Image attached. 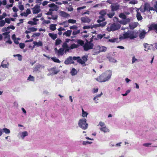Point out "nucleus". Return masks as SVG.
Returning a JSON list of instances; mask_svg holds the SVG:
<instances>
[{"mask_svg":"<svg viewBox=\"0 0 157 157\" xmlns=\"http://www.w3.org/2000/svg\"><path fill=\"white\" fill-rule=\"evenodd\" d=\"M138 36V32L134 31H128L124 32L122 36H120L119 38L120 40L129 38L131 40L137 38Z\"/></svg>","mask_w":157,"mask_h":157,"instance_id":"1","label":"nucleus"},{"mask_svg":"<svg viewBox=\"0 0 157 157\" xmlns=\"http://www.w3.org/2000/svg\"><path fill=\"white\" fill-rule=\"evenodd\" d=\"M111 75V71H109L102 73L98 77L95 78V79L99 82H105L110 78Z\"/></svg>","mask_w":157,"mask_h":157,"instance_id":"2","label":"nucleus"},{"mask_svg":"<svg viewBox=\"0 0 157 157\" xmlns=\"http://www.w3.org/2000/svg\"><path fill=\"white\" fill-rule=\"evenodd\" d=\"M121 27L120 24L114 23L108 26L106 29L107 30L108 32L113 31L119 29Z\"/></svg>","mask_w":157,"mask_h":157,"instance_id":"3","label":"nucleus"},{"mask_svg":"<svg viewBox=\"0 0 157 157\" xmlns=\"http://www.w3.org/2000/svg\"><path fill=\"white\" fill-rule=\"evenodd\" d=\"M78 124L79 127L83 130L86 129L88 127V124L86 123V120L85 118L80 119Z\"/></svg>","mask_w":157,"mask_h":157,"instance_id":"4","label":"nucleus"},{"mask_svg":"<svg viewBox=\"0 0 157 157\" xmlns=\"http://www.w3.org/2000/svg\"><path fill=\"white\" fill-rule=\"evenodd\" d=\"M88 56H84L82 57V59H80L79 56H74L73 59L74 60H77V62L79 63L82 65L85 64V62L87 60Z\"/></svg>","mask_w":157,"mask_h":157,"instance_id":"5","label":"nucleus"},{"mask_svg":"<svg viewBox=\"0 0 157 157\" xmlns=\"http://www.w3.org/2000/svg\"><path fill=\"white\" fill-rule=\"evenodd\" d=\"M85 40L86 42L83 46L84 50L85 51H87L89 50L93 49L94 46L93 43H90V42H88V40L86 39Z\"/></svg>","mask_w":157,"mask_h":157,"instance_id":"6","label":"nucleus"},{"mask_svg":"<svg viewBox=\"0 0 157 157\" xmlns=\"http://www.w3.org/2000/svg\"><path fill=\"white\" fill-rule=\"evenodd\" d=\"M110 8L111 9V11L114 12L115 11H117L120 9V6L117 3H113L110 6Z\"/></svg>","mask_w":157,"mask_h":157,"instance_id":"7","label":"nucleus"},{"mask_svg":"<svg viewBox=\"0 0 157 157\" xmlns=\"http://www.w3.org/2000/svg\"><path fill=\"white\" fill-rule=\"evenodd\" d=\"M97 48H98L99 50L98 52H95V50H93L94 55L98 54L100 52H105L107 49V48L104 46H100L99 45H98L97 46Z\"/></svg>","mask_w":157,"mask_h":157,"instance_id":"8","label":"nucleus"},{"mask_svg":"<svg viewBox=\"0 0 157 157\" xmlns=\"http://www.w3.org/2000/svg\"><path fill=\"white\" fill-rule=\"evenodd\" d=\"M154 31L157 33V23H153L151 24L148 27V31Z\"/></svg>","mask_w":157,"mask_h":157,"instance_id":"9","label":"nucleus"},{"mask_svg":"<svg viewBox=\"0 0 157 157\" xmlns=\"http://www.w3.org/2000/svg\"><path fill=\"white\" fill-rule=\"evenodd\" d=\"M33 13V14H37L39 13L40 11V6L39 5H36L32 8Z\"/></svg>","mask_w":157,"mask_h":157,"instance_id":"10","label":"nucleus"},{"mask_svg":"<svg viewBox=\"0 0 157 157\" xmlns=\"http://www.w3.org/2000/svg\"><path fill=\"white\" fill-rule=\"evenodd\" d=\"M73 57H72L71 56H69L65 61L64 63L66 65H68L69 64H74V62L73 61Z\"/></svg>","mask_w":157,"mask_h":157,"instance_id":"11","label":"nucleus"},{"mask_svg":"<svg viewBox=\"0 0 157 157\" xmlns=\"http://www.w3.org/2000/svg\"><path fill=\"white\" fill-rule=\"evenodd\" d=\"M81 20L82 23H89L91 21V19L87 16L82 17L81 18Z\"/></svg>","mask_w":157,"mask_h":157,"instance_id":"12","label":"nucleus"},{"mask_svg":"<svg viewBox=\"0 0 157 157\" xmlns=\"http://www.w3.org/2000/svg\"><path fill=\"white\" fill-rule=\"evenodd\" d=\"M107 23L106 22H103L101 23H99L96 25H94L91 28L92 29L93 28H96L100 27H103L105 26L106 24Z\"/></svg>","mask_w":157,"mask_h":157,"instance_id":"13","label":"nucleus"},{"mask_svg":"<svg viewBox=\"0 0 157 157\" xmlns=\"http://www.w3.org/2000/svg\"><path fill=\"white\" fill-rule=\"evenodd\" d=\"M63 49L65 50V52H69L70 50V47H69L68 45L66 43H63L62 45Z\"/></svg>","mask_w":157,"mask_h":157,"instance_id":"14","label":"nucleus"},{"mask_svg":"<svg viewBox=\"0 0 157 157\" xmlns=\"http://www.w3.org/2000/svg\"><path fill=\"white\" fill-rule=\"evenodd\" d=\"M44 67L42 66L40 64H38L36 65L34 68V71H37L40 70V68H44Z\"/></svg>","mask_w":157,"mask_h":157,"instance_id":"15","label":"nucleus"},{"mask_svg":"<svg viewBox=\"0 0 157 157\" xmlns=\"http://www.w3.org/2000/svg\"><path fill=\"white\" fill-rule=\"evenodd\" d=\"M139 9L136 10L137 13L136 16L137 18L138 21H141L143 17L141 16L140 13L139 12Z\"/></svg>","mask_w":157,"mask_h":157,"instance_id":"16","label":"nucleus"},{"mask_svg":"<svg viewBox=\"0 0 157 157\" xmlns=\"http://www.w3.org/2000/svg\"><path fill=\"white\" fill-rule=\"evenodd\" d=\"M33 44H34L33 47V48H34L35 46H36L37 47H39L42 46L43 45V43L41 41H39L38 42L33 41Z\"/></svg>","mask_w":157,"mask_h":157,"instance_id":"17","label":"nucleus"},{"mask_svg":"<svg viewBox=\"0 0 157 157\" xmlns=\"http://www.w3.org/2000/svg\"><path fill=\"white\" fill-rule=\"evenodd\" d=\"M10 32H6L3 33L2 34L3 36H4V38L5 39H10V35L9 34L10 33Z\"/></svg>","mask_w":157,"mask_h":157,"instance_id":"18","label":"nucleus"},{"mask_svg":"<svg viewBox=\"0 0 157 157\" xmlns=\"http://www.w3.org/2000/svg\"><path fill=\"white\" fill-rule=\"evenodd\" d=\"M48 35L53 40H55L57 38V34H56L49 33Z\"/></svg>","mask_w":157,"mask_h":157,"instance_id":"19","label":"nucleus"},{"mask_svg":"<svg viewBox=\"0 0 157 157\" xmlns=\"http://www.w3.org/2000/svg\"><path fill=\"white\" fill-rule=\"evenodd\" d=\"M64 50L62 48H60L58 51L57 54L58 56H63L64 54Z\"/></svg>","mask_w":157,"mask_h":157,"instance_id":"20","label":"nucleus"},{"mask_svg":"<svg viewBox=\"0 0 157 157\" xmlns=\"http://www.w3.org/2000/svg\"><path fill=\"white\" fill-rule=\"evenodd\" d=\"M146 32L144 31H143L141 32L139 35V37L140 39H143L146 34Z\"/></svg>","mask_w":157,"mask_h":157,"instance_id":"21","label":"nucleus"},{"mask_svg":"<svg viewBox=\"0 0 157 157\" xmlns=\"http://www.w3.org/2000/svg\"><path fill=\"white\" fill-rule=\"evenodd\" d=\"M150 5L148 3H145L144 6V11H148L150 7Z\"/></svg>","mask_w":157,"mask_h":157,"instance_id":"22","label":"nucleus"},{"mask_svg":"<svg viewBox=\"0 0 157 157\" xmlns=\"http://www.w3.org/2000/svg\"><path fill=\"white\" fill-rule=\"evenodd\" d=\"M72 31L70 30H68L66 32L63 33V35H65L67 36H70L71 35Z\"/></svg>","mask_w":157,"mask_h":157,"instance_id":"23","label":"nucleus"},{"mask_svg":"<svg viewBox=\"0 0 157 157\" xmlns=\"http://www.w3.org/2000/svg\"><path fill=\"white\" fill-rule=\"evenodd\" d=\"M60 15L62 17H67L69 16V14H68L67 13L63 11H61L60 12Z\"/></svg>","mask_w":157,"mask_h":157,"instance_id":"24","label":"nucleus"},{"mask_svg":"<svg viewBox=\"0 0 157 157\" xmlns=\"http://www.w3.org/2000/svg\"><path fill=\"white\" fill-rule=\"evenodd\" d=\"M144 47L145 48L144 50L145 51H148L149 50L151 49L150 46L147 43H144Z\"/></svg>","mask_w":157,"mask_h":157,"instance_id":"25","label":"nucleus"},{"mask_svg":"<svg viewBox=\"0 0 157 157\" xmlns=\"http://www.w3.org/2000/svg\"><path fill=\"white\" fill-rule=\"evenodd\" d=\"M105 35V34H98L97 35V37L96 38H94V40H98L99 39H101L103 37H104Z\"/></svg>","mask_w":157,"mask_h":157,"instance_id":"26","label":"nucleus"},{"mask_svg":"<svg viewBox=\"0 0 157 157\" xmlns=\"http://www.w3.org/2000/svg\"><path fill=\"white\" fill-rule=\"evenodd\" d=\"M57 25L56 24H52L50 26V29L52 31L55 30L56 29V26Z\"/></svg>","mask_w":157,"mask_h":157,"instance_id":"27","label":"nucleus"},{"mask_svg":"<svg viewBox=\"0 0 157 157\" xmlns=\"http://www.w3.org/2000/svg\"><path fill=\"white\" fill-rule=\"evenodd\" d=\"M137 26V25L135 23L130 24L129 25V28L131 29H133L136 27Z\"/></svg>","mask_w":157,"mask_h":157,"instance_id":"28","label":"nucleus"},{"mask_svg":"<svg viewBox=\"0 0 157 157\" xmlns=\"http://www.w3.org/2000/svg\"><path fill=\"white\" fill-rule=\"evenodd\" d=\"M99 19L97 21V22L98 23H100L104 21L105 20L104 17L100 16L99 17Z\"/></svg>","mask_w":157,"mask_h":157,"instance_id":"29","label":"nucleus"},{"mask_svg":"<svg viewBox=\"0 0 157 157\" xmlns=\"http://www.w3.org/2000/svg\"><path fill=\"white\" fill-rule=\"evenodd\" d=\"M79 46V45L78 44H72L70 47V49L77 48Z\"/></svg>","mask_w":157,"mask_h":157,"instance_id":"30","label":"nucleus"},{"mask_svg":"<svg viewBox=\"0 0 157 157\" xmlns=\"http://www.w3.org/2000/svg\"><path fill=\"white\" fill-rule=\"evenodd\" d=\"M77 43L79 45L83 46L85 44L84 41L80 39L77 40Z\"/></svg>","mask_w":157,"mask_h":157,"instance_id":"31","label":"nucleus"},{"mask_svg":"<svg viewBox=\"0 0 157 157\" xmlns=\"http://www.w3.org/2000/svg\"><path fill=\"white\" fill-rule=\"evenodd\" d=\"M118 39L117 38H113L112 39H109L108 41L111 43H114L115 42H118Z\"/></svg>","mask_w":157,"mask_h":157,"instance_id":"32","label":"nucleus"},{"mask_svg":"<svg viewBox=\"0 0 157 157\" xmlns=\"http://www.w3.org/2000/svg\"><path fill=\"white\" fill-rule=\"evenodd\" d=\"M51 59L55 62L60 63V61L56 57H52L51 58Z\"/></svg>","mask_w":157,"mask_h":157,"instance_id":"33","label":"nucleus"},{"mask_svg":"<svg viewBox=\"0 0 157 157\" xmlns=\"http://www.w3.org/2000/svg\"><path fill=\"white\" fill-rule=\"evenodd\" d=\"M56 67H53L51 69V70L54 74H56L59 71L56 70Z\"/></svg>","mask_w":157,"mask_h":157,"instance_id":"34","label":"nucleus"},{"mask_svg":"<svg viewBox=\"0 0 157 157\" xmlns=\"http://www.w3.org/2000/svg\"><path fill=\"white\" fill-rule=\"evenodd\" d=\"M13 56H17L18 59L20 61H21L22 59V57L21 55L20 54H16V55H13Z\"/></svg>","mask_w":157,"mask_h":157,"instance_id":"35","label":"nucleus"},{"mask_svg":"<svg viewBox=\"0 0 157 157\" xmlns=\"http://www.w3.org/2000/svg\"><path fill=\"white\" fill-rule=\"evenodd\" d=\"M100 130L101 131L104 132H109V129L105 127L100 128Z\"/></svg>","mask_w":157,"mask_h":157,"instance_id":"36","label":"nucleus"},{"mask_svg":"<svg viewBox=\"0 0 157 157\" xmlns=\"http://www.w3.org/2000/svg\"><path fill=\"white\" fill-rule=\"evenodd\" d=\"M28 30H29L30 32H34L37 30V28H35L33 27H32L28 29Z\"/></svg>","mask_w":157,"mask_h":157,"instance_id":"37","label":"nucleus"},{"mask_svg":"<svg viewBox=\"0 0 157 157\" xmlns=\"http://www.w3.org/2000/svg\"><path fill=\"white\" fill-rule=\"evenodd\" d=\"M62 41L59 38L57 39L56 41V43H55V45H58L59 44H60L61 42Z\"/></svg>","mask_w":157,"mask_h":157,"instance_id":"38","label":"nucleus"},{"mask_svg":"<svg viewBox=\"0 0 157 157\" xmlns=\"http://www.w3.org/2000/svg\"><path fill=\"white\" fill-rule=\"evenodd\" d=\"M80 32V30H74L72 33V35L75 36V35H76L78 34H79Z\"/></svg>","mask_w":157,"mask_h":157,"instance_id":"39","label":"nucleus"},{"mask_svg":"<svg viewBox=\"0 0 157 157\" xmlns=\"http://www.w3.org/2000/svg\"><path fill=\"white\" fill-rule=\"evenodd\" d=\"M54 10V9H50L49 11L46 14L48 15H52V11Z\"/></svg>","mask_w":157,"mask_h":157,"instance_id":"40","label":"nucleus"},{"mask_svg":"<svg viewBox=\"0 0 157 157\" xmlns=\"http://www.w3.org/2000/svg\"><path fill=\"white\" fill-rule=\"evenodd\" d=\"M71 73L72 75H74L77 74V71L75 68H73Z\"/></svg>","mask_w":157,"mask_h":157,"instance_id":"41","label":"nucleus"},{"mask_svg":"<svg viewBox=\"0 0 157 157\" xmlns=\"http://www.w3.org/2000/svg\"><path fill=\"white\" fill-rule=\"evenodd\" d=\"M2 130V131H3L6 134H9L10 132V130L8 128H5Z\"/></svg>","mask_w":157,"mask_h":157,"instance_id":"42","label":"nucleus"},{"mask_svg":"<svg viewBox=\"0 0 157 157\" xmlns=\"http://www.w3.org/2000/svg\"><path fill=\"white\" fill-rule=\"evenodd\" d=\"M119 17L124 20L126 18V16L124 14L122 13H121L120 14Z\"/></svg>","mask_w":157,"mask_h":157,"instance_id":"43","label":"nucleus"},{"mask_svg":"<svg viewBox=\"0 0 157 157\" xmlns=\"http://www.w3.org/2000/svg\"><path fill=\"white\" fill-rule=\"evenodd\" d=\"M82 116L83 117H86L87 115L88 114V113H87L86 112H85L83 109L82 108Z\"/></svg>","mask_w":157,"mask_h":157,"instance_id":"44","label":"nucleus"},{"mask_svg":"<svg viewBox=\"0 0 157 157\" xmlns=\"http://www.w3.org/2000/svg\"><path fill=\"white\" fill-rule=\"evenodd\" d=\"M100 16L104 17L106 14V12L104 10H102L100 12Z\"/></svg>","mask_w":157,"mask_h":157,"instance_id":"45","label":"nucleus"},{"mask_svg":"<svg viewBox=\"0 0 157 157\" xmlns=\"http://www.w3.org/2000/svg\"><path fill=\"white\" fill-rule=\"evenodd\" d=\"M115 14V12H112L111 13H108L107 15L109 18H112L114 15Z\"/></svg>","mask_w":157,"mask_h":157,"instance_id":"46","label":"nucleus"},{"mask_svg":"<svg viewBox=\"0 0 157 157\" xmlns=\"http://www.w3.org/2000/svg\"><path fill=\"white\" fill-rule=\"evenodd\" d=\"M68 22L69 23L74 24L76 22V20L72 19H69L68 20Z\"/></svg>","mask_w":157,"mask_h":157,"instance_id":"47","label":"nucleus"},{"mask_svg":"<svg viewBox=\"0 0 157 157\" xmlns=\"http://www.w3.org/2000/svg\"><path fill=\"white\" fill-rule=\"evenodd\" d=\"M27 80L31 81H34V78L33 76L31 75H30L27 79Z\"/></svg>","mask_w":157,"mask_h":157,"instance_id":"48","label":"nucleus"},{"mask_svg":"<svg viewBox=\"0 0 157 157\" xmlns=\"http://www.w3.org/2000/svg\"><path fill=\"white\" fill-rule=\"evenodd\" d=\"M28 24L31 25H36L37 24V22L32 21H29L28 22Z\"/></svg>","mask_w":157,"mask_h":157,"instance_id":"49","label":"nucleus"},{"mask_svg":"<svg viewBox=\"0 0 157 157\" xmlns=\"http://www.w3.org/2000/svg\"><path fill=\"white\" fill-rule=\"evenodd\" d=\"M28 135V134L26 131H24L22 132V137L23 138L26 136H27Z\"/></svg>","mask_w":157,"mask_h":157,"instance_id":"50","label":"nucleus"},{"mask_svg":"<svg viewBox=\"0 0 157 157\" xmlns=\"http://www.w3.org/2000/svg\"><path fill=\"white\" fill-rule=\"evenodd\" d=\"M5 24V22L3 20L0 21V27H2Z\"/></svg>","mask_w":157,"mask_h":157,"instance_id":"51","label":"nucleus"},{"mask_svg":"<svg viewBox=\"0 0 157 157\" xmlns=\"http://www.w3.org/2000/svg\"><path fill=\"white\" fill-rule=\"evenodd\" d=\"M40 35V33H33V34L32 36V37H35L36 36H39Z\"/></svg>","mask_w":157,"mask_h":157,"instance_id":"52","label":"nucleus"},{"mask_svg":"<svg viewBox=\"0 0 157 157\" xmlns=\"http://www.w3.org/2000/svg\"><path fill=\"white\" fill-rule=\"evenodd\" d=\"M48 6L50 8H55L57 7V5L54 3H52L48 5Z\"/></svg>","mask_w":157,"mask_h":157,"instance_id":"53","label":"nucleus"},{"mask_svg":"<svg viewBox=\"0 0 157 157\" xmlns=\"http://www.w3.org/2000/svg\"><path fill=\"white\" fill-rule=\"evenodd\" d=\"M109 60L110 62H112L115 63L116 62V60L112 57H109Z\"/></svg>","mask_w":157,"mask_h":157,"instance_id":"54","label":"nucleus"},{"mask_svg":"<svg viewBox=\"0 0 157 157\" xmlns=\"http://www.w3.org/2000/svg\"><path fill=\"white\" fill-rule=\"evenodd\" d=\"M9 26H8L7 27H5L3 28L2 31L3 32H7L9 30Z\"/></svg>","mask_w":157,"mask_h":157,"instance_id":"55","label":"nucleus"},{"mask_svg":"<svg viewBox=\"0 0 157 157\" xmlns=\"http://www.w3.org/2000/svg\"><path fill=\"white\" fill-rule=\"evenodd\" d=\"M102 94V92H101V94H98V95H97L95 97H94V101H96V99L97 98L100 97Z\"/></svg>","mask_w":157,"mask_h":157,"instance_id":"56","label":"nucleus"},{"mask_svg":"<svg viewBox=\"0 0 157 157\" xmlns=\"http://www.w3.org/2000/svg\"><path fill=\"white\" fill-rule=\"evenodd\" d=\"M18 7L19 9L21 11H22L24 9V6L22 5H19Z\"/></svg>","mask_w":157,"mask_h":157,"instance_id":"57","label":"nucleus"},{"mask_svg":"<svg viewBox=\"0 0 157 157\" xmlns=\"http://www.w3.org/2000/svg\"><path fill=\"white\" fill-rule=\"evenodd\" d=\"M78 27L76 25H73L70 27L71 29H77Z\"/></svg>","mask_w":157,"mask_h":157,"instance_id":"58","label":"nucleus"},{"mask_svg":"<svg viewBox=\"0 0 157 157\" xmlns=\"http://www.w3.org/2000/svg\"><path fill=\"white\" fill-rule=\"evenodd\" d=\"M5 21L8 24H10V20L9 18H6L5 19Z\"/></svg>","mask_w":157,"mask_h":157,"instance_id":"59","label":"nucleus"},{"mask_svg":"<svg viewBox=\"0 0 157 157\" xmlns=\"http://www.w3.org/2000/svg\"><path fill=\"white\" fill-rule=\"evenodd\" d=\"M25 45L24 43H20L19 44V47L21 49H23L25 47Z\"/></svg>","mask_w":157,"mask_h":157,"instance_id":"60","label":"nucleus"},{"mask_svg":"<svg viewBox=\"0 0 157 157\" xmlns=\"http://www.w3.org/2000/svg\"><path fill=\"white\" fill-rule=\"evenodd\" d=\"M151 143H144L143 144V146L146 147H148L149 145H151Z\"/></svg>","mask_w":157,"mask_h":157,"instance_id":"61","label":"nucleus"},{"mask_svg":"<svg viewBox=\"0 0 157 157\" xmlns=\"http://www.w3.org/2000/svg\"><path fill=\"white\" fill-rule=\"evenodd\" d=\"M52 19L53 20H56L58 18V16L57 15L53 16L52 15Z\"/></svg>","mask_w":157,"mask_h":157,"instance_id":"62","label":"nucleus"},{"mask_svg":"<svg viewBox=\"0 0 157 157\" xmlns=\"http://www.w3.org/2000/svg\"><path fill=\"white\" fill-rule=\"evenodd\" d=\"M12 9L13 11L15 13H17L18 10V9L15 6H14L13 8Z\"/></svg>","mask_w":157,"mask_h":157,"instance_id":"63","label":"nucleus"},{"mask_svg":"<svg viewBox=\"0 0 157 157\" xmlns=\"http://www.w3.org/2000/svg\"><path fill=\"white\" fill-rule=\"evenodd\" d=\"M154 8H155V10L157 13V1L155 2L154 5Z\"/></svg>","mask_w":157,"mask_h":157,"instance_id":"64","label":"nucleus"}]
</instances>
